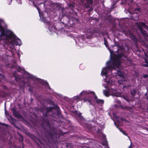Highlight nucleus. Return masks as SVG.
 Listing matches in <instances>:
<instances>
[{
    "mask_svg": "<svg viewBox=\"0 0 148 148\" xmlns=\"http://www.w3.org/2000/svg\"><path fill=\"white\" fill-rule=\"evenodd\" d=\"M56 108L58 109L59 107L58 106H56L55 107L47 108H46V112L43 113L41 125L42 130L40 132V135H39L45 140V139H48L49 137L51 138H53V134L51 131V125L50 121H51V117H56V114L52 112L53 109Z\"/></svg>",
    "mask_w": 148,
    "mask_h": 148,
    "instance_id": "obj_1",
    "label": "nucleus"
},
{
    "mask_svg": "<svg viewBox=\"0 0 148 148\" xmlns=\"http://www.w3.org/2000/svg\"><path fill=\"white\" fill-rule=\"evenodd\" d=\"M124 55L123 51L117 55L111 53L110 60L107 62V66L102 69L101 74H107L115 68H118L121 64V59Z\"/></svg>",
    "mask_w": 148,
    "mask_h": 148,
    "instance_id": "obj_2",
    "label": "nucleus"
},
{
    "mask_svg": "<svg viewBox=\"0 0 148 148\" xmlns=\"http://www.w3.org/2000/svg\"><path fill=\"white\" fill-rule=\"evenodd\" d=\"M0 40H3V46L7 48L8 45H11L10 41L9 40L11 39L14 36V34L10 30L4 29L0 22Z\"/></svg>",
    "mask_w": 148,
    "mask_h": 148,
    "instance_id": "obj_3",
    "label": "nucleus"
},
{
    "mask_svg": "<svg viewBox=\"0 0 148 148\" xmlns=\"http://www.w3.org/2000/svg\"><path fill=\"white\" fill-rule=\"evenodd\" d=\"M80 95L81 96H83L84 97L83 99L84 102H88L91 103L92 98L96 95L93 91H86L82 92L80 93Z\"/></svg>",
    "mask_w": 148,
    "mask_h": 148,
    "instance_id": "obj_4",
    "label": "nucleus"
},
{
    "mask_svg": "<svg viewBox=\"0 0 148 148\" xmlns=\"http://www.w3.org/2000/svg\"><path fill=\"white\" fill-rule=\"evenodd\" d=\"M6 66L7 68L10 67L12 69L14 70V71L15 73L13 74H15L16 73V71L22 74H30L25 70L24 68L21 67L19 66H17L16 64H8V65H6Z\"/></svg>",
    "mask_w": 148,
    "mask_h": 148,
    "instance_id": "obj_5",
    "label": "nucleus"
},
{
    "mask_svg": "<svg viewBox=\"0 0 148 148\" xmlns=\"http://www.w3.org/2000/svg\"><path fill=\"white\" fill-rule=\"evenodd\" d=\"M29 75V77H30L31 79L34 80H36L39 83L44 85L46 88L50 90H51V88L50 87L48 83L46 81L39 78L32 77V76L31 75Z\"/></svg>",
    "mask_w": 148,
    "mask_h": 148,
    "instance_id": "obj_6",
    "label": "nucleus"
},
{
    "mask_svg": "<svg viewBox=\"0 0 148 148\" xmlns=\"http://www.w3.org/2000/svg\"><path fill=\"white\" fill-rule=\"evenodd\" d=\"M142 23H145L143 22H139L137 24V26L139 30L140 31V33L143 34V36L145 39H147L148 38V34L147 32L144 30L143 28L142 27Z\"/></svg>",
    "mask_w": 148,
    "mask_h": 148,
    "instance_id": "obj_7",
    "label": "nucleus"
},
{
    "mask_svg": "<svg viewBox=\"0 0 148 148\" xmlns=\"http://www.w3.org/2000/svg\"><path fill=\"white\" fill-rule=\"evenodd\" d=\"M28 135L29 137L31 138L32 140L35 142L38 145L39 143L42 145V143L41 141V140L39 138L36 137L34 135L31 133H29Z\"/></svg>",
    "mask_w": 148,
    "mask_h": 148,
    "instance_id": "obj_8",
    "label": "nucleus"
},
{
    "mask_svg": "<svg viewBox=\"0 0 148 148\" xmlns=\"http://www.w3.org/2000/svg\"><path fill=\"white\" fill-rule=\"evenodd\" d=\"M12 110H13V115L15 117L18 119H20L22 118V116L20 113L18 112L15 108H13Z\"/></svg>",
    "mask_w": 148,
    "mask_h": 148,
    "instance_id": "obj_9",
    "label": "nucleus"
},
{
    "mask_svg": "<svg viewBox=\"0 0 148 148\" xmlns=\"http://www.w3.org/2000/svg\"><path fill=\"white\" fill-rule=\"evenodd\" d=\"M94 99L96 103L97 104H101V105H102L104 103V100L98 99L96 95H95L94 97Z\"/></svg>",
    "mask_w": 148,
    "mask_h": 148,
    "instance_id": "obj_10",
    "label": "nucleus"
},
{
    "mask_svg": "<svg viewBox=\"0 0 148 148\" xmlns=\"http://www.w3.org/2000/svg\"><path fill=\"white\" fill-rule=\"evenodd\" d=\"M12 38H13L14 39H16L17 42L16 46H20L21 45L22 42H21V40L18 38L14 34V37H12Z\"/></svg>",
    "mask_w": 148,
    "mask_h": 148,
    "instance_id": "obj_11",
    "label": "nucleus"
},
{
    "mask_svg": "<svg viewBox=\"0 0 148 148\" xmlns=\"http://www.w3.org/2000/svg\"><path fill=\"white\" fill-rule=\"evenodd\" d=\"M87 1V3H85V5L86 8H89L90 5H92L93 3V0H86Z\"/></svg>",
    "mask_w": 148,
    "mask_h": 148,
    "instance_id": "obj_12",
    "label": "nucleus"
},
{
    "mask_svg": "<svg viewBox=\"0 0 148 148\" xmlns=\"http://www.w3.org/2000/svg\"><path fill=\"white\" fill-rule=\"evenodd\" d=\"M120 107L122 108L123 110H127L129 111L130 112H132L133 110L130 107H128L126 106H121Z\"/></svg>",
    "mask_w": 148,
    "mask_h": 148,
    "instance_id": "obj_13",
    "label": "nucleus"
},
{
    "mask_svg": "<svg viewBox=\"0 0 148 148\" xmlns=\"http://www.w3.org/2000/svg\"><path fill=\"white\" fill-rule=\"evenodd\" d=\"M18 135L20 136L21 138L19 139V141L22 143V145L20 147H19V148H24V145L23 143V137L21 134H18Z\"/></svg>",
    "mask_w": 148,
    "mask_h": 148,
    "instance_id": "obj_14",
    "label": "nucleus"
},
{
    "mask_svg": "<svg viewBox=\"0 0 148 148\" xmlns=\"http://www.w3.org/2000/svg\"><path fill=\"white\" fill-rule=\"evenodd\" d=\"M102 76H104L105 78V81L107 83H109L110 82V78L109 77V75H101Z\"/></svg>",
    "mask_w": 148,
    "mask_h": 148,
    "instance_id": "obj_15",
    "label": "nucleus"
},
{
    "mask_svg": "<svg viewBox=\"0 0 148 148\" xmlns=\"http://www.w3.org/2000/svg\"><path fill=\"white\" fill-rule=\"evenodd\" d=\"M16 39H14L13 38V39L10 41L11 45H12L13 47H14L15 45L16 46Z\"/></svg>",
    "mask_w": 148,
    "mask_h": 148,
    "instance_id": "obj_16",
    "label": "nucleus"
},
{
    "mask_svg": "<svg viewBox=\"0 0 148 148\" xmlns=\"http://www.w3.org/2000/svg\"><path fill=\"white\" fill-rule=\"evenodd\" d=\"M145 55L146 58H147V59L145 58V62L146 63V64L145 65V67H148V55L145 52Z\"/></svg>",
    "mask_w": 148,
    "mask_h": 148,
    "instance_id": "obj_17",
    "label": "nucleus"
},
{
    "mask_svg": "<svg viewBox=\"0 0 148 148\" xmlns=\"http://www.w3.org/2000/svg\"><path fill=\"white\" fill-rule=\"evenodd\" d=\"M130 92L132 97H134L137 93L136 90V89H133L131 90Z\"/></svg>",
    "mask_w": 148,
    "mask_h": 148,
    "instance_id": "obj_18",
    "label": "nucleus"
},
{
    "mask_svg": "<svg viewBox=\"0 0 148 148\" xmlns=\"http://www.w3.org/2000/svg\"><path fill=\"white\" fill-rule=\"evenodd\" d=\"M14 77H15V79L16 81L18 82H20L21 81V79L20 77H19L16 75H13Z\"/></svg>",
    "mask_w": 148,
    "mask_h": 148,
    "instance_id": "obj_19",
    "label": "nucleus"
},
{
    "mask_svg": "<svg viewBox=\"0 0 148 148\" xmlns=\"http://www.w3.org/2000/svg\"><path fill=\"white\" fill-rule=\"evenodd\" d=\"M136 15L135 18L134 17V15H135V14H132L131 16L132 19H133L135 20H138V16L137 15V13L136 12Z\"/></svg>",
    "mask_w": 148,
    "mask_h": 148,
    "instance_id": "obj_20",
    "label": "nucleus"
},
{
    "mask_svg": "<svg viewBox=\"0 0 148 148\" xmlns=\"http://www.w3.org/2000/svg\"><path fill=\"white\" fill-rule=\"evenodd\" d=\"M103 94L106 97H108L109 94L108 92L106 90H104L103 91Z\"/></svg>",
    "mask_w": 148,
    "mask_h": 148,
    "instance_id": "obj_21",
    "label": "nucleus"
},
{
    "mask_svg": "<svg viewBox=\"0 0 148 148\" xmlns=\"http://www.w3.org/2000/svg\"><path fill=\"white\" fill-rule=\"evenodd\" d=\"M68 6L69 8L71 10H73L74 8V6L72 4H69Z\"/></svg>",
    "mask_w": 148,
    "mask_h": 148,
    "instance_id": "obj_22",
    "label": "nucleus"
},
{
    "mask_svg": "<svg viewBox=\"0 0 148 148\" xmlns=\"http://www.w3.org/2000/svg\"><path fill=\"white\" fill-rule=\"evenodd\" d=\"M104 44L105 45V46L107 47H108V41L105 38H104Z\"/></svg>",
    "mask_w": 148,
    "mask_h": 148,
    "instance_id": "obj_23",
    "label": "nucleus"
},
{
    "mask_svg": "<svg viewBox=\"0 0 148 148\" xmlns=\"http://www.w3.org/2000/svg\"><path fill=\"white\" fill-rule=\"evenodd\" d=\"M79 68L81 70H83L85 68L84 65L83 64H81L80 65Z\"/></svg>",
    "mask_w": 148,
    "mask_h": 148,
    "instance_id": "obj_24",
    "label": "nucleus"
},
{
    "mask_svg": "<svg viewBox=\"0 0 148 148\" xmlns=\"http://www.w3.org/2000/svg\"><path fill=\"white\" fill-rule=\"evenodd\" d=\"M142 25L143 27L148 31V26H147L145 23H142Z\"/></svg>",
    "mask_w": 148,
    "mask_h": 148,
    "instance_id": "obj_25",
    "label": "nucleus"
},
{
    "mask_svg": "<svg viewBox=\"0 0 148 148\" xmlns=\"http://www.w3.org/2000/svg\"><path fill=\"white\" fill-rule=\"evenodd\" d=\"M119 130H120V131L123 134H124L125 135H127V134L126 132L124 130H122V129H121L120 128L119 129Z\"/></svg>",
    "mask_w": 148,
    "mask_h": 148,
    "instance_id": "obj_26",
    "label": "nucleus"
},
{
    "mask_svg": "<svg viewBox=\"0 0 148 148\" xmlns=\"http://www.w3.org/2000/svg\"><path fill=\"white\" fill-rule=\"evenodd\" d=\"M134 11H138V12L140 11V9L139 8H136L134 9Z\"/></svg>",
    "mask_w": 148,
    "mask_h": 148,
    "instance_id": "obj_27",
    "label": "nucleus"
},
{
    "mask_svg": "<svg viewBox=\"0 0 148 148\" xmlns=\"http://www.w3.org/2000/svg\"><path fill=\"white\" fill-rule=\"evenodd\" d=\"M132 37H133V40L134 41H136L137 40V38H136V37L134 35H132Z\"/></svg>",
    "mask_w": 148,
    "mask_h": 148,
    "instance_id": "obj_28",
    "label": "nucleus"
},
{
    "mask_svg": "<svg viewBox=\"0 0 148 148\" xmlns=\"http://www.w3.org/2000/svg\"><path fill=\"white\" fill-rule=\"evenodd\" d=\"M119 76L121 77L124 78L125 75H118Z\"/></svg>",
    "mask_w": 148,
    "mask_h": 148,
    "instance_id": "obj_29",
    "label": "nucleus"
},
{
    "mask_svg": "<svg viewBox=\"0 0 148 148\" xmlns=\"http://www.w3.org/2000/svg\"><path fill=\"white\" fill-rule=\"evenodd\" d=\"M73 113L75 115H77V114L78 113L77 111L76 110L74 111Z\"/></svg>",
    "mask_w": 148,
    "mask_h": 148,
    "instance_id": "obj_30",
    "label": "nucleus"
},
{
    "mask_svg": "<svg viewBox=\"0 0 148 148\" xmlns=\"http://www.w3.org/2000/svg\"><path fill=\"white\" fill-rule=\"evenodd\" d=\"M43 19L44 20V23H48V22L46 20V18L45 17L43 18Z\"/></svg>",
    "mask_w": 148,
    "mask_h": 148,
    "instance_id": "obj_31",
    "label": "nucleus"
},
{
    "mask_svg": "<svg viewBox=\"0 0 148 148\" xmlns=\"http://www.w3.org/2000/svg\"><path fill=\"white\" fill-rule=\"evenodd\" d=\"M81 113H80V112H79V113H78L77 114V115L79 117V116H81Z\"/></svg>",
    "mask_w": 148,
    "mask_h": 148,
    "instance_id": "obj_32",
    "label": "nucleus"
},
{
    "mask_svg": "<svg viewBox=\"0 0 148 148\" xmlns=\"http://www.w3.org/2000/svg\"><path fill=\"white\" fill-rule=\"evenodd\" d=\"M79 117L81 120H82V119H84L83 116L82 115H81V116H79Z\"/></svg>",
    "mask_w": 148,
    "mask_h": 148,
    "instance_id": "obj_33",
    "label": "nucleus"
},
{
    "mask_svg": "<svg viewBox=\"0 0 148 148\" xmlns=\"http://www.w3.org/2000/svg\"><path fill=\"white\" fill-rule=\"evenodd\" d=\"M13 125L15 127H16V128H18V127L14 123L13 124Z\"/></svg>",
    "mask_w": 148,
    "mask_h": 148,
    "instance_id": "obj_34",
    "label": "nucleus"
},
{
    "mask_svg": "<svg viewBox=\"0 0 148 148\" xmlns=\"http://www.w3.org/2000/svg\"><path fill=\"white\" fill-rule=\"evenodd\" d=\"M75 97V99H79L80 98L79 96H77Z\"/></svg>",
    "mask_w": 148,
    "mask_h": 148,
    "instance_id": "obj_35",
    "label": "nucleus"
},
{
    "mask_svg": "<svg viewBox=\"0 0 148 148\" xmlns=\"http://www.w3.org/2000/svg\"><path fill=\"white\" fill-rule=\"evenodd\" d=\"M93 10V9L91 8H90L89 9H88V11H90V12H91V11L92 10Z\"/></svg>",
    "mask_w": 148,
    "mask_h": 148,
    "instance_id": "obj_36",
    "label": "nucleus"
},
{
    "mask_svg": "<svg viewBox=\"0 0 148 148\" xmlns=\"http://www.w3.org/2000/svg\"><path fill=\"white\" fill-rule=\"evenodd\" d=\"M144 77H148V75H144Z\"/></svg>",
    "mask_w": 148,
    "mask_h": 148,
    "instance_id": "obj_37",
    "label": "nucleus"
},
{
    "mask_svg": "<svg viewBox=\"0 0 148 148\" xmlns=\"http://www.w3.org/2000/svg\"><path fill=\"white\" fill-rule=\"evenodd\" d=\"M57 114L58 115H59L60 114V112L59 111V110H58L57 111Z\"/></svg>",
    "mask_w": 148,
    "mask_h": 148,
    "instance_id": "obj_38",
    "label": "nucleus"
},
{
    "mask_svg": "<svg viewBox=\"0 0 148 148\" xmlns=\"http://www.w3.org/2000/svg\"><path fill=\"white\" fill-rule=\"evenodd\" d=\"M0 124L1 125H5V124L4 123H1V122H0Z\"/></svg>",
    "mask_w": 148,
    "mask_h": 148,
    "instance_id": "obj_39",
    "label": "nucleus"
},
{
    "mask_svg": "<svg viewBox=\"0 0 148 148\" xmlns=\"http://www.w3.org/2000/svg\"><path fill=\"white\" fill-rule=\"evenodd\" d=\"M117 103L119 104H120L121 103V101H117Z\"/></svg>",
    "mask_w": 148,
    "mask_h": 148,
    "instance_id": "obj_40",
    "label": "nucleus"
},
{
    "mask_svg": "<svg viewBox=\"0 0 148 148\" xmlns=\"http://www.w3.org/2000/svg\"><path fill=\"white\" fill-rule=\"evenodd\" d=\"M145 47L148 49V44L145 45Z\"/></svg>",
    "mask_w": 148,
    "mask_h": 148,
    "instance_id": "obj_41",
    "label": "nucleus"
},
{
    "mask_svg": "<svg viewBox=\"0 0 148 148\" xmlns=\"http://www.w3.org/2000/svg\"><path fill=\"white\" fill-rule=\"evenodd\" d=\"M116 1H114V3L113 4V5L114 6L116 4Z\"/></svg>",
    "mask_w": 148,
    "mask_h": 148,
    "instance_id": "obj_42",
    "label": "nucleus"
},
{
    "mask_svg": "<svg viewBox=\"0 0 148 148\" xmlns=\"http://www.w3.org/2000/svg\"><path fill=\"white\" fill-rule=\"evenodd\" d=\"M63 9H64L63 8H62L61 9V10H62V13L63 12Z\"/></svg>",
    "mask_w": 148,
    "mask_h": 148,
    "instance_id": "obj_43",
    "label": "nucleus"
},
{
    "mask_svg": "<svg viewBox=\"0 0 148 148\" xmlns=\"http://www.w3.org/2000/svg\"><path fill=\"white\" fill-rule=\"evenodd\" d=\"M128 102H129V100L128 99H126L125 98V99Z\"/></svg>",
    "mask_w": 148,
    "mask_h": 148,
    "instance_id": "obj_44",
    "label": "nucleus"
},
{
    "mask_svg": "<svg viewBox=\"0 0 148 148\" xmlns=\"http://www.w3.org/2000/svg\"><path fill=\"white\" fill-rule=\"evenodd\" d=\"M7 88V87L6 86H5L4 87V89H6Z\"/></svg>",
    "mask_w": 148,
    "mask_h": 148,
    "instance_id": "obj_45",
    "label": "nucleus"
},
{
    "mask_svg": "<svg viewBox=\"0 0 148 148\" xmlns=\"http://www.w3.org/2000/svg\"><path fill=\"white\" fill-rule=\"evenodd\" d=\"M121 81H119V83H120V84H122V83H121V82H121Z\"/></svg>",
    "mask_w": 148,
    "mask_h": 148,
    "instance_id": "obj_46",
    "label": "nucleus"
},
{
    "mask_svg": "<svg viewBox=\"0 0 148 148\" xmlns=\"http://www.w3.org/2000/svg\"><path fill=\"white\" fill-rule=\"evenodd\" d=\"M147 99L148 100V96H147Z\"/></svg>",
    "mask_w": 148,
    "mask_h": 148,
    "instance_id": "obj_47",
    "label": "nucleus"
},
{
    "mask_svg": "<svg viewBox=\"0 0 148 148\" xmlns=\"http://www.w3.org/2000/svg\"><path fill=\"white\" fill-rule=\"evenodd\" d=\"M3 75L2 76V77H4V75Z\"/></svg>",
    "mask_w": 148,
    "mask_h": 148,
    "instance_id": "obj_48",
    "label": "nucleus"
},
{
    "mask_svg": "<svg viewBox=\"0 0 148 148\" xmlns=\"http://www.w3.org/2000/svg\"><path fill=\"white\" fill-rule=\"evenodd\" d=\"M147 110L148 111V107H147Z\"/></svg>",
    "mask_w": 148,
    "mask_h": 148,
    "instance_id": "obj_49",
    "label": "nucleus"
},
{
    "mask_svg": "<svg viewBox=\"0 0 148 148\" xmlns=\"http://www.w3.org/2000/svg\"><path fill=\"white\" fill-rule=\"evenodd\" d=\"M121 74H124L122 72H121Z\"/></svg>",
    "mask_w": 148,
    "mask_h": 148,
    "instance_id": "obj_50",
    "label": "nucleus"
},
{
    "mask_svg": "<svg viewBox=\"0 0 148 148\" xmlns=\"http://www.w3.org/2000/svg\"><path fill=\"white\" fill-rule=\"evenodd\" d=\"M37 9L38 10H39V9L38 8H37Z\"/></svg>",
    "mask_w": 148,
    "mask_h": 148,
    "instance_id": "obj_51",
    "label": "nucleus"
},
{
    "mask_svg": "<svg viewBox=\"0 0 148 148\" xmlns=\"http://www.w3.org/2000/svg\"><path fill=\"white\" fill-rule=\"evenodd\" d=\"M115 74H118L117 73H114Z\"/></svg>",
    "mask_w": 148,
    "mask_h": 148,
    "instance_id": "obj_52",
    "label": "nucleus"
},
{
    "mask_svg": "<svg viewBox=\"0 0 148 148\" xmlns=\"http://www.w3.org/2000/svg\"><path fill=\"white\" fill-rule=\"evenodd\" d=\"M124 1H125V2L126 1V0H124Z\"/></svg>",
    "mask_w": 148,
    "mask_h": 148,
    "instance_id": "obj_53",
    "label": "nucleus"
},
{
    "mask_svg": "<svg viewBox=\"0 0 148 148\" xmlns=\"http://www.w3.org/2000/svg\"><path fill=\"white\" fill-rule=\"evenodd\" d=\"M121 4H123V3H122H122H121Z\"/></svg>",
    "mask_w": 148,
    "mask_h": 148,
    "instance_id": "obj_54",
    "label": "nucleus"
},
{
    "mask_svg": "<svg viewBox=\"0 0 148 148\" xmlns=\"http://www.w3.org/2000/svg\"><path fill=\"white\" fill-rule=\"evenodd\" d=\"M35 6L36 7V5H35Z\"/></svg>",
    "mask_w": 148,
    "mask_h": 148,
    "instance_id": "obj_55",
    "label": "nucleus"
},
{
    "mask_svg": "<svg viewBox=\"0 0 148 148\" xmlns=\"http://www.w3.org/2000/svg\"><path fill=\"white\" fill-rule=\"evenodd\" d=\"M130 146L129 147V148H130Z\"/></svg>",
    "mask_w": 148,
    "mask_h": 148,
    "instance_id": "obj_56",
    "label": "nucleus"
},
{
    "mask_svg": "<svg viewBox=\"0 0 148 148\" xmlns=\"http://www.w3.org/2000/svg\"><path fill=\"white\" fill-rule=\"evenodd\" d=\"M147 93H146V94H145V95H147Z\"/></svg>",
    "mask_w": 148,
    "mask_h": 148,
    "instance_id": "obj_57",
    "label": "nucleus"
}]
</instances>
